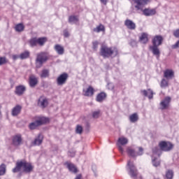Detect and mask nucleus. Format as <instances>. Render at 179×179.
<instances>
[{"instance_id": "nucleus-37", "label": "nucleus", "mask_w": 179, "mask_h": 179, "mask_svg": "<svg viewBox=\"0 0 179 179\" xmlns=\"http://www.w3.org/2000/svg\"><path fill=\"white\" fill-rule=\"evenodd\" d=\"M76 132L79 135L82 134V132H83V127H82L80 125H77L76 128Z\"/></svg>"}, {"instance_id": "nucleus-6", "label": "nucleus", "mask_w": 179, "mask_h": 179, "mask_svg": "<svg viewBox=\"0 0 179 179\" xmlns=\"http://www.w3.org/2000/svg\"><path fill=\"white\" fill-rule=\"evenodd\" d=\"M48 61V55L47 52H41L36 55V59L35 60V65L36 68H41L43 64H45Z\"/></svg>"}, {"instance_id": "nucleus-28", "label": "nucleus", "mask_w": 179, "mask_h": 179, "mask_svg": "<svg viewBox=\"0 0 179 179\" xmlns=\"http://www.w3.org/2000/svg\"><path fill=\"white\" fill-rule=\"evenodd\" d=\"M105 30L106 28L104 27V25L101 24L93 29V31L95 33H100V31H105Z\"/></svg>"}, {"instance_id": "nucleus-7", "label": "nucleus", "mask_w": 179, "mask_h": 179, "mask_svg": "<svg viewBox=\"0 0 179 179\" xmlns=\"http://www.w3.org/2000/svg\"><path fill=\"white\" fill-rule=\"evenodd\" d=\"M49 121L50 120L45 117H39L38 120L29 124V129H36L37 127H40V125H43V124H47Z\"/></svg>"}, {"instance_id": "nucleus-15", "label": "nucleus", "mask_w": 179, "mask_h": 179, "mask_svg": "<svg viewBox=\"0 0 179 179\" xmlns=\"http://www.w3.org/2000/svg\"><path fill=\"white\" fill-rule=\"evenodd\" d=\"M26 92V86L24 85H17L15 87V94L17 96H23Z\"/></svg>"}, {"instance_id": "nucleus-16", "label": "nucleus", "mask_w": 179, "mask_h": 179, "mask_svg": "<svg viewBox=\"0 0 179 179\" xmlns=\"http://www.w3.org/2000/svg\"><path fill=\"white\" fill-rule=\"evenodd\" d=\"M38 106L41 108H45L48 106V99L45 96H41L38 101Z\"/></svg>"}, {"instance_id": "nucleus-48", "label": "nucleus", "mask_w": 179, "mask_h": 179, "mask_svg": "<svg viewBox=\"0 0 179 179\" xmlns=\"http://www.w3.org/2000/svg\"><path fill=\"white\" fill-rule=\"evenodd\" d=\"M100 2L103 3V5H107V2H108V0H100Z\"/></svg>"}, {"instance_id": "nucleus-32", "label": "nucleus", "mask_w": 179, "mask_h": 179, "mask_svg": "<svg viewBox=\"0 0 179 179\" xmlns=\"http://www.w3.org/2000/svg\"><path fill=\"white\" fill-rule=\"evenodd\" d=\"M15 29L18 32L23 31L24 30V25H23L22 23H20L15 25Z\"/></svg>"}, {"instance_id": "nucleus-20", "label": "nucleus", "mask_w": 179, "mask_h": 179, "mask_svg": "<svg viewBox=\"0 0 179 179\" xmlns=\"http://www.w3.org/2000/svg\"><path fill=\"white\" fill-rule=\"evenodd\" d=\"M21 111L22 106L20 105H17L12 109L11 115H13V117H17V115L20 114Z\"/></svg>"}, {"instance_id": "nucleus-44", "label": "nucleus", "mask_w": 179, "mask_h": 179, "mask_svg": "<svg viewBox=\"0 0 179 179\" xmlns=\"http://www.w3.org/2000/svg\"><path fill=\"white\" fill-rule=\"evenodd\" d=\"M69 156H70V157H75V152L74 151H69Z\"/></svg>"}, {"instance_id": "nucleus-5", "label": "nucleus", "mask_w": 179, "mask_h": 179, "mask_svg": "<svg viewBox=\"0 0 179 179\" xmlns=\"http://www.w3.org/2000/svg\"><path fill=\"white\" fill-rule=\"evenodd\" d=\"M100 55L103 58H110V57H117L118 55V49L117 48H108L106 45L101 47Z\"/></svg>"}, {"instance_id": "nucleus-33", "label": "nucleus", "mask_w": 179, "mask_h": 179, "mask_svg": "<svg viewBox=\"0 0 179 179\" xmlns=\"http://www.w3.org/2000/svg\"><path fill=\"white\" fill-rule=\"evenodd\" d=\"M174 172L172 170H168L166 173V179H173Z\"/></svg>"}, {"instance_id": "nucleus-8", "label": "nucleus", "mask_w": 179, "mask_h": 179, "mask_svg": "<svg viewBox=\"0 0 179 179\" xmlns=\"http://www.w3.org/2000/svg\"><path fill=\"white\" fill-rule=\"evenodd\" d=\"M127 166L129 169V175L130 177H131V178H136V177H138V169L134 164V162L129 161L127 162Z\"/></svg>"}, {"instance_id": "nucleus-11", "label": "nucleus", "mask_w": 179, "mask_h": 179, "mask_svg": "<svg viewBox=\"0 0 179 179\" xmlns=\"http://www.w3.org/2000/svg\"><path fill=\"white\" fill-rule=\"evenodd\" d=\"M171 103V98L170 96H166L159 103V110H167Z\"/></svg>"}, {"instance_id": "nucleus-18", "label": "nucleus", "mask_w": 179, "mask_h": 179, "mask_svg": "<svg viewBox=\"0 0 179 179\" xmlns=\"http://www.w3.org/2000/svg\"><path fill=\"white\" fill-rule=\"evenodd\" d=\"M141 92L142 93L143 96H145V97H148L149 100H152V99H153V95L155 94L153 90L150 89H148V90H141Z\"/></svg>"}, {"instance_id": "nucleus-47", "label": "nucleus", "mask_w": 179, "mask_h": 179, "mask_svg": "<svg viewBox=\"0 0 179 179\" xmlns=\"http://www.w3.org/2000/svg\"><path fill=\"white\" fill-rule=\"evenodd\" d=\"M18 58H20V56L17 55H13V59L14 61H16V59H18Z\"/></svg>"}, {"instance_id": "nucleus-34", "label": "nucleus", "mask_w": 179, "mask_h": 179, "mask_svg": "<svg viewBox=\"0 0 179 179\" xmlns=\"http://www.w3.org/2000/svg\"><path fill=\"white\" fill-rule=\"evenodd\" d=\"M5 173H6V165H5V164H2L0 166V176L5 175Z\"/></svg>"}, {"instance_id": "nucleus-39", "label": "nucleus", "mask_w": 179, "mask_h": 179, "mask_svg": "<svg viewBox=\"0 0 179 179\" xmlns=\"http://www.w3.org/2000/svg\"><path fill=\"white\" fill-rule=\"evenodd\" d=\"M169 86V83L166 79L163 78L161 82V87H167Z\"/></svg>"}, {"instance_id": "nucleus-46", "label": "nucleus", "mask_w": 179, "mask_h": 179, "mask_svg": "<svg viewBox=\"0 0 179 179\" xmlns=\"http://www.w3.org/2000/svg\"><path fill=\"white\" fill-rule=\"evenodd\" d=\"M108 87L110 90H114V85H113L112 83H110L108 85Z\"/></svg>"}, {"instance_id": "nucleus-3", "label": "nucleus", "mask_w": 179, "mask_h": 179, "mask_svg": "<svg viewBox=\"0 0 179 179\" xmlns=\"http://www.w3.org/2000/svg\"><path fill=\"white\" fill-rule=\"evenodd\" d=\"M152 45L150 46V50L152 51L153 55H155L159 58L160 57V50L159 49V46L163 44V36L160 35L155 36L152 39Z\"/></svg>"}, {"instance_id": "nucleus-13", "label": "nucleus", "mask_w": 179, "mask_h": 179, "mask_svg": "<svg viewBox=\"0 0 179 179\" xmlns=\"http://www.w3.org/2000/svg\"><path fill=\"white\" fill-rule=\"evenodd\" d=\"M138 152H136L134 149H127L128 155L131 156V157H136V156H142V155H143V148H142L141 147L138 148Z\"/></svg>"}, {"instance_id": "nucleus-42", "label": "nucleus", "mask_w": 179, "mask_h": 179, "mask_svg": "<svg viewBox=\"0 0 179 179\" xmlns=\"http://www.w3.org/2000/svg\"><path fill=\"white\" fill-rule=\"evenodd\" d=\"M173 36L176 38H179V29L173 31Z\"/></svg>"}, {"instance_id": "nucleus-2", "label": "nucleus", "mask_w": 179, "mask_h": 179, "mask_svg": "<svg viewBox=\"0 0 179 179\" xmlns=\"http://www.w3.org/2000/svg\"><path fill=\"white\" fill-rule=\"evenodd\" d=\"M33 166L31 164L26 162V161H18L15 164V167L13 169V173H19L22 171L23 173H31L33 171Z\"/></svg>"}, {"instance_id": "nucleus-12", "label": "nucleus", "mask_w": 179, "mask_h": 179, "mask_svg": "<svg viewBox=\"0 0 179 179\" xmlns=\"http://www.w3.org/2000/svg\"><path fill=\"white\" fill-rule=\"evenodd\" d=\"M127 143H128V139L127 138L120 137L118 138L117 145L118 150L122 153H124V148H122V146H124V145H127Z\"/></svg>"}, {"instance_id": "nucleus-21", "label": "nucleus", "mask_w": 179, "mask_h": 179, "mask_svg": "<svg viewBox=\"0 0 179 179\" xmlns=\"http://www.w3.org/2000/svg\"><path fill=\"white\" fill-rule=\"evenodd\" d=\"M106 97H107V94H106V92H100L96 95V101L98 103H103L106 100Z\"/></svg>"}, {"instance_id": "nucleus-27", "label": "nucleus", "mask_w": 179, "mask_h": 179, "mask_svg": "<svg viewBox=\"0 0 179 179\" xmlns=\"http://www.w3.org/2000/svg\"><path fill=\"white\" fill-rule=\"evenodd\" d=\"M139 120V116L138 113H133L129 116V121L130 122H136Z\"/></svg>"}, {"instance_id": "nucleus-45", "label": "nucleus", "mask_w": 179, "mask_h": 179, "mask_svg": "<svg viewBox=\"0 0 179 179\" xmlns=\"http://www.w3.org/2000/svg\"><path fill=\"white\" fill-rule=\"evenodd\" d=\"M99 45V43L97 41L93 43V48L94 50H97V47Z\"/></svg>"}, {"instance_id": "nucleus-4", "label": "nucleus", "mask_w": 179, "mask_h": 179, "mask_svg": "<svg viewBox=\"0 0 179 179\" xmlns=\"http://www.w3.org/2000/svg\"><path fill=\"white\" fill-rule=\"evenodd\" d=\"M159 146L160 149L159 148V147H155L152 149V153H154V155H157L158 156H160V152H162V150L163 152H170V150H171V149H173V144L167 141L159 142Z\"/></svg>"}, {"instance_id": "nucleus-14", "label": "nucleus", "mask_w": 179, "mask_h": 179, "mask_svg": "<svg viewBox=\"0 0 179 179\" xmlns=\"http://www.w3.org/2000/svg\"><path fill=\"white\" fill-rule=\"evenodd\" d=\"M43 139H44V137L41 134H39L38 136L35 138L34 141L31 142L32 146H40L41 143H43Z\"/></svg>"}, {"instance_id": "nucleus-1", "label": "nucleus", "mask_w": 179, "mask_h": 179, "mask_svg": "<svg viewBox=\"0 0 179 179\" xmlns=\"http://www.w3.org/2000/svg\"><path fill=\"white\" fill-rule=\"evenodd\" d=\"M134 8H136V10H140L143 12V15L144 16H153L156 13V9L152 8H144L143 6L145 5H148V2L149 0H134Z\"/></svg>"}, {"instance_id": "nucleus-22", "label": "nucleus", "mask_w": 179, "mask_h": 179, "mask_svg": "<svg viewBox=\"0 0 179 179\" xmlns=\"http://www.w3.org/2000/svg\"><path fill=\"white\" fill-rule=\"evenodd\" d=\"M38 83L37 78L34 76H31L29 77V86L30 87H36V85Z\"/></svg>"}, {"instance_id": "nucleus-23", "label": "nucleus", "mask_w": 179, "mask_h": 179, "mask_svg": "<svg viewBox=\"0 0 179 179\" xmlns=\"http://www.w3.org/2000/svg\"><path fill=\"white\" fill-rule=\"evenodd\" d=\"M66 164L67 166V169L71 171V173H73L74 174L78 173V169H76L75 164L69 162L66 163Z\"/></svg>"}, {"instance_id": "nucleus-26", "label": "nucleus", "mask_w": 179, "mask_h": 179, "mask_svg": "<svg viewBox=\"0 0 179 179\" xmlns=\"http://www.w3.org/2000/svg\"><path fill=\"white\" fill-rule=\"evenodd\" d=\"M78 22H79V18H78L77 16L71 15L69 17V22H70L71 24H75L78 23Z\"/></svg>"}, {"instance_id": "nucleus-29", "label": "nucleus", "mask_w": 179, "mask_h": 179, "mask_svg": "<svg viewBox=\"0 0 179 179\" xmlns=\"http://www.w3.org/2000/svg\"><path fill=\"white\" fill-rule=\"evenodd\" d=\"M173 75H174V73H173V71H171V70H166L164 73V78H166V79L173 78Z\"/></svg>"}, {"instance_id": "nucleus-31", "label": "nucleus", "mask_w": 179, "mask_h": 179, "mask_svg": "<svg viewBox=\"0 0 179 179\" xmlns=\"http://www.w3.org/2000/svg\"><path fill=\"white\" fill-rule=\"evenodd\" d=\"M94 93V90L92 87H89L85 92V96H92Z\"/></svg>"}, {"instance_id": "nucleus-25", "label": "nucleus", "mask_w": 179, "mask_h": 179, "mask_svg": "<svg viewBox=\"0 0 179 179\" xmlns=\"http://www.w3.org/2000/svg\"><path fill=\"white\" fill-rule=\"evenodd\" d=\"M139 41L142 44H146L148 41H149V39L148 38V34L146 33L141 34V36L139 38Z\"/></svg>"}, {"instance_id": "nucleus-43", "label": "nucleus", "mask_w": 179, "mask_h": 179, "mask_svg": "<svg viewBox=\"0 0 179 179\" xmlns=\"http://www.w3.org/2000/svg\"><path fill=\"white\" fill-rule=\"evenodd\" d=\"M64 36H65V37H69V32L68 31V30L67 29H64Z\"/></svg>"}, {"instance_id": "nucleus-38", "label": "nucleus", "mask_w": 179, "mask_h": 179, "mask_svg": "<svg viewBox=\"0 0 179 179\" xmlns=\"http://www.w3.org/2000/svg\"><path fill=\"white\" fill-rule=\"evenodd\" d=\"M8 64V59L5 57H0V66Z\"/></svg>"}, {"instance_id": "nucleus-24", "label": "nucleus", "mask_w": 179, "mask_h": 179, "mask_svg": "<svg viewBox=\"0 0 179 179\" xmlns=\"http://www.w3.org/2000/svg\"><path fill=\"white\" fill-rule=\"evenodd\" d=\"M55 50L59 55H64V52H65V49L61 45H55Z\"/></svg>"}, {"instance_id": "nucleus-35", "label": "nucleus", "mask_w": 179, "mask_h": 179, "mask_svg": "<svg viewBox=\"0 0 179 179\" xmlns=\"http://www.w3.org/2000/svg\"><path fill=\"white\" fill-rule=\"evenodd\" d=\"M48 76H50V71L48 69L43 70L41 74V77L48 78Z\"/></svg>"}, {"instance_id": "nucleus-50", "label": "nucleus", "mask_w": 179, "mask_h": 179, "mask_svg": "<svg viewBox=\"0 0 179 179\" xmlns=\"http://www.w3.org/2000/svg\"><path fill=\"white\" fill-rule=\"evenodd\" d=\"M155 179H159V178H155Z\"/></svg>"}, {"instance_id": "nucleus-10", "label": "nucleus", "mask_w": 179, "mask_h": 179, "mask_svg": "<svg viewBox=\"0 0 179 179\" xmlns=\"http://www.w3.org/2000/svg\"><path fill=\"white\" fill-rule=\"evenodd\" d=\"M69 78V76L66 73H63L60 74L57 78V86H63V85H65Z\"/></svg>"}, {"instance_id": "nucleus-40", "label": "nucleus", "mask_w": 179, "mask_h": 179, "mask_svg": "<svg viewBox=\"0 0 179 179\" xmlns=\"http://www.w3.org/2000/svg\"><path fill=\"white\" fill-rule=\"evenodd\" d=\"M99 115H100V110L94 111L92 113L93 118H99Z\"/></svg>"}, {"instance_id": "nucleus-49", "label": "nucleus", "mask_w": 179, "mask_h": 179, "mask_svg": "<svg viewBox=\"0 0 179 179\" xmlns=\"http://www.w3.org/2000/svg\"><path fill=\"white\" fill-rule=\"evenodd\" d=\"M131 45H132V47L136 45V42L135 41H131V42L130 43Z\"/></svg>"}, {"instance_id": "nucleus-41", "label": "nucleus", "mask_w": 179, "mask_h": 179, "mask_svg": "<svg viewBox=\"0 0 179 179\" xmlns=\"http://www.w3.org/2000/svg\"><path fill=\"white\" fill-rule=\"evenodd\" d=\"M172 50H177V48H179V41H178L174 45H171Z\"/></svg>"}, {"instance_id": "nucleus-30", "label": "nucleus", "mask_w": 179, "mask_h": 179, "mask_svg": "<svg viewBox=\"0 0 179 179\" xmlns=\"http://www.w3.org/2000/svg\"><path fill=\"white\" fill-rule=\"evenodd\" d=\"M29 57H30V52L27 50L20 55V59H27V58H29Z\"/></svg>"}, {"instance_id": "nucleus-19", "label": "nucleus", "mask_w": 179, "mask_h": 179, "mask_svg": "<svg viewBox=\"0 0 179 179\" xmlns=\"http://www.w3.org/2000/svg\"><path fill=\"white\" fill-rule=\"evenodd\" d=\"M22 136L21 135H16L13 138V146L17 147L22 145Z\"/></svg>"}, {"instance_id": "nucleus-9", "label": "nucleus", "mask_w": 179, "mask_h": 179, "mask_svg": "<svg viewBox=\"0 0 179 179\" xmlns=\"http://www.w3.org/2000/svg\"><path fill=\"white\" fill-rule=\"evenodd\" d=\"M45 41H47V38H32L29 40V45L30 47H36L37 44L39 45H44L45 44Z\"/></svg>"}, {"instance_id": "nucleus-36", "label": "nucleus", "mask_w": 179, "mask_h": 179, "mask_svg": "<svg viewBox=\"0 0 179 179\" xmlns=\"http://www.w3.org/2000/svg\"><path fill=\"white\" fill-rule=\"evenodd\" d=\"M152 166H154V167H159V166H160V160L157 158L152 159Z\"/></svg>"}, {"instance_id": "nucleus-17", "label": "nucleus", "mask_w": 179, "mask_h": 179, "mask_svg": "<svg viewBox=\"0 0 179 179\" xmlns=\"http://www.w3.org/2000/svg\"><path fill=\"white\" fill-rule=\"evenodd\" d=\"M124 26H126L129 30H135L136 29V24L129 19L124 21Z\"/></svg>"}]
</instances>
